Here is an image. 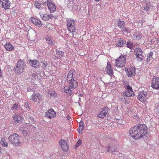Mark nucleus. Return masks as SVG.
<instances>
[{
	"instance_id": "f257e3e1",
	"label": "nucleus",
	"mask_w": 159,
	"mask_h": 159,
	"mask_svg": "<svg viewBox=\"0 0 159 159\" xmlns=\"http://www.w3.org/2000/svg\"><path fill=\"white\" fill-rule=\"evenodd\" d=\"M147 126L140 124L131 128L129 130V135L135 139L142 138L147 133Z\"/></svg>"
},
{
	"instance_id": "f03ea898",
	"label": "nucleus",
	"mask_w": 159,
	"mask_h": 159,
	"mask_svg": "<svg viewBox=\"0 0 159 159\" xmlns=\"http://www.w3.org/2000/svg\"><path fill=\"white\" fill-rule=\"evenodd\" d=\"M20 136L16 133H13L10 135L8 138L9 141L11 144L16 146L20 145V143L19 141V139Z\"/></svg>"
},
{
	"instance_id": "7ed1b4c3",
	"label": "nucleus",
	"mask_w": 159,
	"mask_h": 159,
	"mask_svg": "<svg viewBox=\"0 0 159 159\" xmlns=\"http://www.w3.org/2000/svg\"><path fill=\"white\" fill-rule=\"evenodd\" d=\"M73 82V83H68L69 85L65 86L64 89V91L70 95L72 94L74 89H75L78 86L77 81Z\"/></svg>"
},
{
	"instance_id": "20e7f679",
	"label": "nucleus",
	"mask_w": 159,
	"mask_h": 159,
	"mask_svg": "<svg viewBox=\"0 0 159 159\" xmlns=\"http://www.w3.org/2000/svg\"><path fill=\"white\" fill-rule=\"evenodd\" d=\"M126 55H121L116 61V66L122 68L125 65L126 62Z\"/></svg>"
},
{
	"instance_id": "39448f33",
	"label": "nucleus",
	"mask_w": 159,
	"mask_h": 159,
	"mask_svg": "<svg viewBox=\"0 0 159 159\" xmlns=\"http://www.w3.org/2000/svg\"><path fill=\"white\" fill-rule=\"evenodd\" d=\"M66 21L68 30L71 33L75 32V26L74 20L71 19H68Z\"/></svg>"
},
{
	"instance_id": "423d86ee",
	"label": "nucleus",
	"mask_w": 159,
	"mask_h": 159,
	"mask_svg": "<svg viewBox=\"0 0 159 159\" xmlns=\"http://www.w3.org/2000/svg\"><path fill=\"white\" fill-rule=\"evenodd\" d=\"M150 95L145 91L141 92L138 95V98L141 101H145L150 97Z\"/></svg>"
},
{
	"instance_id": "0eeeda50",
	"label": "nucleus",
	"mask_w": 159,
	"mask_h": 159,
	"mask_svg": "<svg viewBox=\"0 0 159 159\" xmlns=\"http://www.w3.org/2000/svg\"><path fill=\"white\" fill-rule=\"evenodd\" d=\"M108 107H104L102 110L98 113L97 117L102 118H105L108 113Z\"/></svg>"
},
{
	"instance_id": "6e6552de",
	"label": "nucleus",
	"mask_w": 159,
	"mask_h": 159,
	"mask_svg": "<svg viewBox=\"0 0 159 159\" xmlns=\"http://www.w3.org/2000/svg\"><path fill=\"white\" fill-rule=\"evenodd\" d=\"M30 100H32L34 102H38L42 100V96L38 93H34L31 96Z\"/></svg>"
},
{
	"instance_id": "1a4fd4ad",
	"label": "nucleus",
	"mask_w": 159,
	"mask_h": 159,
	"mask_svg": "<svg viewBox=\"0 0 159 159\" xmlns=\"http://www.w3.org/2000/svg\"><path fill=\"white\" fill-rule=\"evenodd\" d=\"M75 72V70L74 69L70 70L68 72L66 80L68 81V83H73L74 81H76L73 77V73Z\"/></svg>"
},
{
	"instance_id": "9d476101",
	"label": "nucleus",
	"mask_w": 159,
	"mask_h": 159,
	"mask_svg": "<svg viewBox=\"0 0 159 159\" xmlns=\"http://www.w3.org/2000/svg\"><path fill=\"white\" fill-rule=\"evenodd\" d=\"M152 87L154 89H158L159 88V78L157 77H154L152 80Z\"/></svg>"
},
{
	"instance_id": "9b49d317",
	"label": "nucleus",
	"mask_w": 159,
	"mask_h": 159,
	"mask_svg": "<svg viewBox=\"0 0 159 159\" xmlns=\"http://www.w3.org/2000/svg\"><path fill=\"white\" fill-rule=\"evenodd\" d=\"M59 144L64 151H67L69 149V146L66 142L64 140L61 139L59 142Z\"/></svg>"
},
{
	"instance_id": "f8f14e48",
	"label": "nucleus",
	"mask_w": 159,
	"mask_h": 159,
	"mask_svg": "<svg viewBox=\"0 0 159 159\" xmlns=\"http://www.w3.org/2000/svg\"><path fill=\"white\" fill-rule=\"evenodd\" d=\"M125 71L127 74V75L129 77H131L135 75V69L134 67H131L130 68H125Z\"/></svg>"
},
{
	"instance_id": "ddd939ff",
	"label": "nucleus",
	"mask_w": 159,
	"mask_h": 159,
	"mask_svg": "<svg viewBox=\"0 0 159 159\" xmlns=\"http://www.w3.org/2000/svg\"><path fill=\"white\" fill-rule=\"evenodd\" d=\"M135 54L136 55V57L138 58L140 61H142L143 58L142 55L143 52L140 48H137L135 49Z\"/></svg>"
},
{
	"instance_id": "4468645a",
	"label": "nucleus",
	"mask_w": 159,
	"mask_h": 159,
	"mask_svg": "<svg viewBox=\"0 0 159 159\" xmlns=\"http://www.w3.org/2000/svg\"><path fill=\"white\" fill-rule=\"evenodd\" d=\"M55 115V112L53 109H51L45 113V116L51 119L54 117Z\"/></svg>"
},
{
	"instance_id": "2eb2a0df",
	"label": "nucleus",
	"mask_w": 159,
	"mask_h": 159,
	"mask_svg": "<svg viewBox=\"0 0 159 159\" xmlns=\"http://www.w3.org/2000/svg\"><path fill=\"white\" fill-rule=\"evenodd\" d=\"M47 0V5L49 10L51 13H53L56 10V6L54 3L52 2H49V0Z\"/></svg>"
},
{
	"instance_id": "dca6fc26",
	"label": "nucleus",
	"mask_w": 159,
	"mask_h": 159,
	"mask_svg": "<svg viewBox=\"0 0 159 159\" xmlns=\"http://www.w3.org/2000/svg\"><path fill=\"white\" fill-rule=\"evenodd\" d=\"M0 2L2 7L5 10L9 8L10 3L9 0H0Z\"/></svg>"
},
{
	"instance_id": "f3484780",
	"label": "nucleus",
	"mask_w": 159,
	"mask_h": 159,
	"mask_svg": "<svg viewBox=\"0 0 159 159\" xmlns=\"http://www.w3.org/2000/svg\"><path fill=\"white\" fill-rule=\"evenodd\" d=\"M30 65L34 67L35 69L38 68L39 64V62L37 60H30L28 61Z\"/></svg>"
},
{
	"instance_id": "a211bd4d",
	"label": "nucleus",
	"mask_w": 159,
	"mask_h": 159,
	"mask_svg": "<svg viewBox=\"0 0 159 159\" xmlns=\"http://www.w3.org/2000/svg\"><path fill=\"white\" fill-rule=\"evenodd\" d=\"M118 26L120 29L122 30V31L124 32H127V28L125 27V23L123 21H121L120 19H119L118 21Z\"/></svg>"
},
{
	"instance_id": "6ab92c4d",
	"label": "nucleus",
	"mask_w": 159,
	"mask_h": 159,
	"mask_svg": "<svg viewBox=\"0 0 159 159\" xmlns=\"http://www.w3.org/2000/svg\"><path fill=\"white\" fill-rule=\"evenodd\" d=\"M106 151L110 153H113L114 152L116 151V149L114 145H111V144H109L106 147Z\"/></svg>"
},
{
	"instance_id": "aec40b11",
	"label": "nucleus",
	"mask_w": 159,
	"mask_h": 159,
	"mask_svg": "<svg viewBox=\"0 0 159 159\" xmlns=\"http://www.w3.org/2000/svg\"><path fill=\"white\" fill-rule=\"evenodd\" d=\"M106 72L107 74L111 76L113 75V71L111 68V65L110 62H108L106 67Z\"/></svg>"
},
{
	"instance_id": "412c9836",
	"label": "nucleus",
	"mask_w": 159,
	"mask_h": 159,
	"mask_svg": "<svg viewBox=\"0 0 159 159\" xmlns=\"http://www.w3.org/2000/svg\"><path fill=\"white\" fill-rule=\"evenodd\" d=\"M143 6L144 10L148 11L149 10L150 7L152 6V3L146 0L143 1Z\"/></svg>"
},
{
	"instance_id": "4be33fe9",
	"label": "nucleus",
	"mask_w": 159,
	"mask_h": 159,
	"mask_svg": "<svg viewBox=\"0 0 159 159\" xmlns=\"http://www.w3.org/2000/svg\"><path fill=\"white\" fill-rule=\"evenodd\" d=\"M13 118L16 123H21L23 120V119L22 117L17 114L14 115Z\"/></svg>"
},
{
	"instance_id": "5701e85b",
	"label": "nucleus",
	"mask_w": 159,
	"mask_h": 159,
	"mask_svg": "<svg viewBox=\"0 0 159 159\" xmlns=\"http://www.w3.org/2000/svg\"><path fill=\"white\" fill-rule=\"evenodd\" d=\"M45 39L47 43L49 45H54V40L51 36L47 35L45 37Z\"/></svg>"
},
{
	"instance_id": "b1692460",
	"label": "nucleus",
	"mask_w": 159,
	"mask_h": 159,
	"mask_svg": "<svg viewBox=\"0 0 159 159\" xmlns=\"http://www.w3.org/2000/svg\"><path fill=\"white\" fill-rule=\"evenodd\" d=\"M16 66L24 70L25 66V63L24 61L20 59L17 62Z\"/></svg>"
},
{
	"instance_id": "393cba45",
	"label": "nucleus",
	"mask_w": 159,
	"mask_h": 159,
	"mask_svg": "<svg viewBox=\"0 0 159 159\" xmlns=\"http://www.w3.org/2000/svg\"><path fill=\"white\" fill-rule=\"evenodd\" d=\"M30 20L33 23L36 25H37L38 26H40L42 25L40 20L36 19L34 17L31 18Z\"/></svg>"
},
{
	"instance_id": "a878e982",
	"label": "nucleus",
	"mask_w": 159,
	"mask_h": 159,
	"mask_svg": "<svg viewBox=\"0 0 159 159\" xmlns=\"http://www.w3.org/2000/svg\"><path fill=\"white\" fill-rule=\"evenodd\" d=\"M39 14L41 18L44 20H48L51 18L50 16L47 14H43L42 12H39Z\"/></svg>"
},
{
	"instance_id": "bb28decb",
	"label": "nucleus",
	"mask_w": 159,
	"mask_h": 159,
	"mask_svg": "<svg viewBox=\"0 0 159 159\" xmlns=\"http://www.w3.org/2000/svg\"><path fill=\"white\" fill-rule=\"evenodd\" d=\"M56 56L55 57L57 59H61L63 57L64 53L63 52L59 50H56Z\"/></svg>"
},
{
	"instance_id": "cd10ccee",
	"label": "nucleus",
	"mask_w": 159,
	"mask_h": 159,
	"mask_svg": "<svg viewBox=\"0 0 159 159\" xmlns=\"http://www.w3.org/2000/svg\"><path fill=\"white\" fill-rule=\"evenodd\" d=\"M14 70L15 72L19 75H21L24 71L23 70L16 66L14 67Z\"/></svg>"
},
{
	"instance_id": "c85d7f7f",
	"label": "nucleus",
	"mask_w": 159,
	"mask_h": 159,
	"mask_svg": "<svg viewBox=\"0 0 159 159\" xmlns=\"http://www.w3.org/2000/svg\"><path fill=\"white\" fill-rule=\"evenodd\" d=\"M125 41L123 38H121L119 41L116 43V46L120 47H123L124 45L125 44Z\"/></svg>"
},
{
	"instance_id": "c756f323",
	"label": "nucleus",
	"mask_w": 159,
	"mask_h": 159,
	"mask_svg": "<svg viewBox=\"0 0 159 159\" xmlns=\"http://www.w3.org/2000/svg\"><path fill=\"white\" fill-rule=\"evenodd\" d=\"M4 47L7 50L11 51L14 49V47L11 44L8 43L4 45Z\"/></svg>"
},
{
	"instance_id": "7c9ffc66",
	"label": "nucleus",
	"mask_w": 159,
	"mask_h": 159,
	"mask_svg": "<svg viewBox=\"0 0 159 159\" xmlns=\"http://www.w3.org/2000/svg\"><path fill=\"white\" fill-rule=\"evenodd\" d=\"M133 38L137 40L140 39L142 37L141 34L138 32H134L133 34Z\"/></svg>"
},
{
	"instance_id": "2f4dec72",
	"label": "nucleus",
	"mask_w": 159,
	"mask_h": 159,
	"mask_svg": "<svg viewBox=\"0 0 159 159\" xmlns=\"http://www.w3.org/2000/svg\"><path fill=\"white\" fill-rule=\"evenodd\" d=\"M123 95L125 97H129L130 96H134V94L133 92L131 93L129 91H125V92L123 93Z\"/></svg>"
},
{
	"instance_id": "473e14b6",
	"label": "nucleus",
	"mask_w": 159,
	"mask_h": 159,
	"mask_svg": "<svg viewBox=\"0 0 159 159\" xmlns=\"http://www.w3.org/2000/svg\"><path fill=\"white\" fill-rule=\"evenodd\" d=\"M0 143L3 147H7L8 146V143L4 138H2L1 140L0 141Z\"/></svg>"
},
{
	"instance_id": "72a5a7b5",
	"label": "nucleus",
	"mask_w": 159,
	"mask_h": 159,
	"mask_svg": "<svg viewBox=\"0 0 159 159\" xmlns=\"http://www.w3.org/2000/svg\"><path fill=\"white\" fill-rule=\"evenodd\" d=\"M20 105L18 103H15L11 107V109L13 110H17L20 108Z\"/></svg>"
},
{
	"instance_id": "f704fd0d",
	"label": "nucleus",
	"mask_w": 159,
	"mask_h": 159,
	"mask_svg": "<svg viewBox=\"0 0 159 159\" xmlns=\"http://www.w3.org/2000/svg\"><path fill=\"white\" fill-rule=\"evenodd\" d=\"M47 93L48 94V96L49 97H56L57 96V94L54 91L48 92H47Z\"/></svg>"
},
{
	"instance_id": "c9c22d12",
	"label": "nucleus",
	"mask_w": 159,
	"mask_h": 159,
	"mask_svg": "<svg viewBox=\"0 0 159 159\" xmlns=\"http://www.w3.org/2000/svg\"><path fill=\"white\" fill-rule=\"evenodd\" d=\"M34 6L36 7V8L39 9L41 8H43V7L41 6V4L38 1H35L34 3Z\"/></svg>"
},
{
	"instance_id": "e433bc0d",
	"label": "nucleus",
	"mask_w": 159,
	"mask_h": 159,
	"mask_svg": "<svg viewBox=\"0 0 159 159\" xmlns=\"http://www.w3.org/2000/svg\"><path fill=\"white\" fill-rule=\"evenodd\" d=\"M82 143V141L81 139H79L78 141L75 144V145L74 146V148L75 149H76L79 146L81 145Z\"/></svg>"
},
{
	"instance_id": "4c0bfd02",
	"label": "nucleus",
	"mask_w": 159,
	"mask_h": 159,
	"mask_svg": "<svg viewBox=\"0 0 159 159\" xmlns=\"http://www.w3.org/2000/svg\"><path fill=\"white\" fill-rule=\"evenodd\" d=\"M126 45L127 48L131 49H132L134 45L131 42H127Z\"/></svg>"
},
{
	"instance_id": "58836bf2",
	"label": "nucleus",
	"mask_w": 159,
	"mask_h": 159,
	"mask_svg": "<svg viewBox=\"0 0 159 159\" xmlns=\"http://www.w3.org/2000/svg\"><path fill=\"white\" fill-rule=\"evenodd\" d=\"M41 63L43 64V68H46V66L48 65V64L47 62L45 61H41Z\"/></svg>"
},
{
	"instance_id": "ea45409f",
	"label": "nucleus",
	"mask_w": 159,
	"mask_h": 159,
	"mask_svg": "<svg viewBox=\"0 0 159 159\" xmlns=\"http://www.w3.org/2000/svg\"><path fill=\"white\" fill-rule=\"evenodd\" d=\"M155 40L154 39H152L151 40V43H154L155 44L156 43L157 44L159 42L158 40L156 38H155Z\"/></svg>"
},
{
	"instance_id": "a19ab883",
	"label": "nucleus",
	"mask_w": 159,
	"mask_h": 159,
	"mask_svg": "<svg viewBox=\"0 0 159 159\" xmlns=\"http://www.w3.org/2000/svg\"><path fill=\"white\" fill-rule=\"evenodd\" d=\"M84 126H79V133H82V130L84 129Z\"/></svg>"
},
{
	"instance_id": "79ce46f5",
	"label": "nucleus",
	"mask_w": 159,
	"mask_h": 159,
	"mask_svg": "<svg viewBox=\"0 0 159 159\" xmlns=\"http://www.w3.org/2000/svg\"><path fill=\"white\" fill-rule=\"evenodd\" d=\"M127 91H129L130 92L132 93L133 92L132 88L129 86L128 85L127 86Z\"/></svg>"
},
{
	"instance_id": "37998d69",
	"label": "nucleus",
	"mask_w": 159,
	"mask_h": 159,
	"mask_svg": "<svg viewBox=\"0 0 159 159\" xmlns=\"http://www.w3.org/2000/svg\"><path fill=\"white\" fill-rule=\"evenodd\" d=\"M24 105L26 109L29 108V104L28 102H25Z\"/></svg>"
},
{
	"instance_id": "c03bdc74",
	"label": "nucleus",
	"mask_w": 159,
	"mask_h": 159,
	"mask_svg": "<svg viewBox=\"0 0 159 159\" xmlns=\"http://www.w3.org/2000/svg\"><path fill=\"white\" fill-rule=\"evenodd\" d=\"M153 55V52L152 51H151L150 52V53L149 54L148 56L150 58H152V57Z\"/></svg>"
},
{
	"instance_id": "a18cd8bd",
	"label": "nucleus",
	"mask_w": 159,
	"mask_h": 159,
	"mask_svg": "<svg viewBox=\"0 0 159 159\" xmlns=\"http://www.w3.org/2000/svg\"><path fill=\"white\" fill-rule=\"evenodd\" d=\"M124 96H124L123 95L120 96L119 97V99H120V100L122 101L124 99H125Z\"/></svg>"
},
{
	"instance_id": "49530a36",
	"label": "nucleus",
	"mask_w": 159,
	"mask_h": 159,
	"mask_svg": "<svg viewBox=\"0 0 159 159\" xmlns=\"http://www.w3.org/2000/svg\"><path fill=\"white\" fill-rule=\"evenodd\" d=\"M31 76L32 77L34 78H35L37 76L35 74H32Z\"/></svg>"
},
{
	"instance_id": "de8ad7c7",
	"label": "nucleus",
	"mask_w": 159,
	"mask_h": 159,
	"mask_svg": "<svg viewBox=\"0 0 159 159\" xmlns=\"http://www.w3.org/2000/svg\"><path fill=\"white\" fill-rule=\"evenodd\" d=\"M84 126V123L83 121H81L80 122L79 126Z\"/></svg>"
},
{
	"instance_id": "09e8293b",
	"label": "nucleus",
	"mask_w": 159,
	"mask_h": 159,
	"mask_svg": "<svg viewBox=\"0 0 159 159\" xmlns=\"http://www.w3.org/2000/svg\"><path fill=\"white\" fill-rule=\"evenodd\" d=\"M27 91H29L30 90H31L32 91L33 89L32 88H28L27 89Z\"/></svg>"
},
{
	"instance_id": "8fccbe9b",
	"label": "nucleus",
	"mask_w": 159,
	"mask_h": 159,
	"mask_svg": "<svg viewBox=\"0 0 159 159\" xmlns=\"http://www.w3.org/2000/svg\"><path fill=\"white\" fill-rule=\"evenodd\" d=\"M151 58L149 57L148 56V57L147 58V61H149L150 60Z\"/></svg>"
},
{
	"instance_id": "3c124183",
	"label": "nucleus",
	"mask_w": 159,
	"mask_h": 159,
	"mask_svg": "<svg viewBox=\"0 0 159 159\" xmlns=\"http://www.w3.org/2000/svg\"><path fill=\"white\" fill-rule=\"evenodd\" d=\"M137 117H137V115L136 116H134V118L135 119H136L137 120L138 119L137 118Z\"/></svg>"
},
{
	"instance_id": "603ef678",
	"label": "nucleus",
	"mask_w": 159,
	"mask_h": 159,
	"mask_svg": "<svg viewBox=\"0 0 159 159\" xmlns=\"http://www.w3.org/2000/svg\"><path fill=\"white\" fill-rule=\"evenodd\" d=\"M66 118L67 120H69L70 119L71 117L70 116H67Z\"/></svg>"
},
{
	"instance_id": "864d4df0",
	"label": "nucleus",
	"mask_w": 159,
	"mask_h": 159,
	"mask_svg": "<svg viewBox=\"0 0 159 159\" xmlns=\"http://www.w3.org/2000/svg\"><path fill=\"white\" fill-rule=\"evenodd\" d=\"M37 78L38 79H40L42 78V77L41 76H40V75L39 76H37Z\"/></svg>"
},
{
	"instance_id": "5fc2aeb1",
	"label": "nucleus",
	"mask_w": 159,
	"mask_h": 159,
	"mask_svg": "<svg viewBox=\"0 0 159 159\" xmlns=\"http://www.w3.org/2000/svg\"><path fill=\"white\" fill-rule=\"evenodd\" d=\"M80 96L82 97L83 96V94H80Z\"/></svg>"
},
{
	"instance_id": "6e6d98bb",
	"label": "nucleus",
	"mask_w": 159,
	"mask_h": 159,
	"mask_svg": "<svg viewBox=\"0 0 159 159\" xmlns=\"http://www.w3.org/2000/svg\"><path fill=\"white\" fill-rule=\"evenodd\" d=\"M46 2H44V3L43 4V5H46Z\"/></svg>"
}]
</instances>
